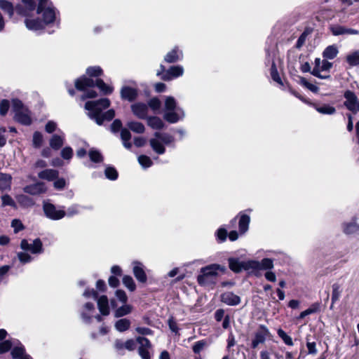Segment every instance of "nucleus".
Segmentation results:
<instances>
[{
  "label": "nucleus",
  "mask_w": 359,
  "mask_h": 359,
  "mask_svg": "<svg viewBox=\"0 0 359 359\" xmlns=\"http://www.w3.org/2000/svg\"><path fill=\"white\" fill-rule=\"evenodd\" d=\"M110 105V101L107 98H103L97 101H89L85 104V109L88 111V115L95 120L97 125H102L104 121H110L115 116L114 109H109L104 114L102 111Z\"/></svg>",
  "instance_id": "1"
},
{
  "label": "nucleus",
  "mask_w": 359,
  "mask_h": 359,
  "mask_svg": "<svg viewBox=\"0 0 359 359\" xmlns=\"http://www.w3.org/2000/svg\"><path fill=\"white\" fill-rule=\"evenodd\" d=\"M75 86L78 90L85 92V94L81 97L82 100L93 98L97 96V93L95 90H88L89 88H92L95 86H97L104 94H111L113 92V88L107 85L101 79H96V81H94L93 79L81 77L76 81Z\"/></svg>",
  "instance_id": "2"
},
{
  "label": "nucleus",
  "mask_w": 359,
  "mask_h": 359,
  "mask_svg": "<svg viewBox=\"0 0 359 359\" xmlns=\"http://www.w3.org/2000/svg\"><path fill=\"white\" fill-rule=\"evenodd\" d=\"M226 267L217 264H212L201 269L197 277L199 285L203 286L215 284L219 273H224Z\"/></svg>",
  "instance_id": "3"
},
{
  "label": "nucleus",
  "mask_w": 359,
  "mask_h": 359,
  "mask_svg": "<svg viewBox=\"0 0 359 359\" xmlns=\"http://www.w3.org/2000/svg\"><path fill=\"white\" fill-rule=\"evenodd\" d=\"M184 116V111L177 106L175 99L171 96L165 98L163 107V118L169 123H175Z\"/></svg>",
  "instance_id": "4"
},
{
  "label": "nucleus",
  "mask_w": 359,
  "mask_h": 359,
  "mask_svg": "<svg viewBox=\"0 0 359 359\" xmlns=\"http://www.w3.org/2000/svg\"><path fill=\"white\" fill-rule=\"evenodd\" d=\"M37 13L42 18L45 26L55 22L59 14L55 8L48 0H39Z\"/></svg>",
  "instance_id": "5"
},
{
  "label": "nucleus",
  "mask_w": 359,
  "mask_h": 359,
  "mask_svg": "<svg viewBox=\"0 0 359 359\" xmlns=\"http://www.w3.org/2000/svg\"><path fill=\"white\" fill-rule=\"evenodd\" d=\"M12 103L15 120L22 124L30 125L32 118L28 109L24 107L22 102L19 100H13Z\"/></svg>",
  "instance_id": "6"
},
{
  "label": "nucleus",
  "mask_w": 359,
  "mask_h": 359,
  "mask_svg": "<svg viewBox=\"0 0 359 359\" xmlns=\"http://www.w3.org/2000/svg\"><path fill=\"white\" fill-rule=\"evenodd\" d=\"M160 69L161 70L158 71L157 75L161 76V79L164 81H170L182 76L184 74V68L181 65L172 66L168 70L165 69L163 65H161Z\"/></svg>",
  "instance_id": "7"
},
{
  "label": "nucleus",
  "mask_w": 359,
  "mask_h": 359,
  "mask_svg": "<svg viewBox=\"0 0 359 359\" xmlns=\"http://www.w3.org/2000/svg\"><path fill=\"white\" fill-rule=\"evenodd\" d=\"M83 296L86 297H92L93 299H95V300L97 299V306H98L100 312L104 316L109 315V301H108L107 296L102 295L97 299V294L93 289L86 290L83 293Z\"/></svg>",
  "instance_id": "8"
},
{
  "label": "nucleus",
  "mask_w": 359,
  "mask_h": 359,
  "mask_svg": "<svg viewBox=\"0 0 359 359\" xmlns=\"http://www.w3.org/2000/svg\"><path fill=\"white\" fill-rule=\"evenodd\" d=\"M344 97L345 99L344 104L346 109L353 114L359 113V99L357 95L351 90H346L344 94Z\"/></svg>",
  "instance_id": "9"
},
{
  "label": "nucleus",
  "mask_w": 359,
  "mask_h": 359,
  "mask_svg": "<svg viewBox=\"0 0 359 359\" xmlns=\"http://www.w3.org/2000/svg\"><path fill=\"white\" fill-rule=\"evenodd\" d=\"M43 209L45 215L52 220H59L66 215L63 209H57L53 204L50 203H44Z\"/></svg>",
  "instance_id": "10"
},
{
  "label": "nucleus",
  "mask_w": 359,
  "mask_h": 359,
  "mask_svg": "<svg viewBox=\"0 0 359 359\" xmlns=\"http://www.w3.org/2000/svg\"><path fill=\"white\" fill-rule=\"evenodd\" d=\"M270 335L271 333L269 329L264 325H261L255 334V338L252 341V347L255 348L259 344H263Z\"/></svg>",
  "instance_id": "11"
},
{
  "label": "nucleus",
  "mask_w": 359,
  "mask_h": 359,
  "mask_svg": "<svg viewBox=\"0 0 359 359\" xmlns=\"http://www.w3.org/2000/svg\"><path fill=\"white\" fill-rule=\"evenodd\" d=\"M95 307L92 303H86L84 304L81 311V318L85 323H89L93 317H95L97 321L100 322L102 318L100 316H95Z\"/></svg>",
  "instance_id": "12"
},
{
  "label": "nucleus",
  "mask_w": 359,
  "mask_h": 359,
  "mask_svg": "<svg viewBox=\"0 0 359 359\" xmlns=\"http://www.w3.org/2000/svg\"><path fill=\"white\" fill-rule=\"evenodd\" d=\"M20 247L24 250L32 252L33 254L41 253L43 251L42 243L40 239H35L32 243H29L27 240H22Z\"/></svg>",
  "instance_id": "13"
},
{
  "label": "nucleus",
  "mask_w": 359,
  "mask_h": 359,
  "mask_svg": "<svg viewBox=\"0 0 359 359\" xmlns=\"http://www.w3.org/2000/svg\"><path fill=\"white\" fill-rule=\"evenodd\" d=\"M26 27L33 32H37L43 29L46 26L39 18L27 17L25 20Z\"/></svg>",
  "instance_id": "14"
},
{
  "label": "nucleus",
  "mask_w": 359,
  "mask_h": 359,
  "mask_svg": "<svg viewBox=\"0 0 359 359\" xmlns=\"http://www.w3.org/2000/svg\"><path fill=\"white\" fill-rule=\"evenodd\" d=\"M132 264L133 274L136 279L140 283H146L147 277L144 272V266L142 263L134 261Z\"/></svg>",
  "instance_id": "15"
},
{
  "label": "nucleus",
  "mask_w": 359,
  "mask_h": 359,
  "mask_svg": "<svg viewBox=\"0 0 359 359\" xmlns=\"http://www.w3.org/2000/svg\"><path fill=\"white\" fill-rule=\"evenodd\" d=\"M131 110L134 115L139 118L144 119L147 118L149 108L145 103H135L131 105Z\"/></svg>",
  "instance_id": "16"
},
{
  "label": "nucleus",
  "mask_w": 359,
  "mask_h": 359,
  "mask_svg": "<svg viewBox=\"0 0 359 359\" xmlns=\"http://www.w3.org/2000/svg\"><path fill=\"white\" fill-rule=\"evenodd\" d=\"M24 191L31 195H39L46 192V187L43 182H37L34 184L27 185L24 187Z\"/></svg>",
  "instance_id": "17"
},
{
  "label": "nucleus",
  "mask_w": 359,
  "mask_h": 359,
  "mask_svg": "<svg viewBox=\"0 0 359 359\" xmlns=\"http://www.w3.org/2000/svg\"><path fill=\"white\" fill-rule=\"evenodd\" d=\"M221 301L229 306H236L241 303V298L231 292H226L221 295Z\"/></svg>",
  "instance_id": "18"
},
{
  "label": "nucleus",
  "mask_w": 359,
  "mask_h": 359,
  "mask_svg": "<svg viewBox=\"0 0 359 359\" xmlns=\"http://www.w3.org/2000/svg\"><path fill=\"white\" fill-rule=\"evenodd\" d=\"M343 232L347 235L359 233V224L356 219L342 224Z\"/></svg>",
  "instance_id": "19"
},
{
  "label": "nucleus",
  "mask_w": 359,
  "mask_h": 359,
  "mask_svg": "<svg viewBox=\"0 0 359 359\" xmlns=\"http://www.w3.org/2000/svg\"><path fill=\"white\" fill-rule=\"evenodd\" d=\"M182 51L177 47H175L165 55L164 60L168 63H174L182 60Z\"/></svg>",
  "instance_id": "20"
},
{
  "label": "nucleus",
  "mask_w": 359,
  "mask_h": 359,
  "mask_svg": "<svg viewBox=\"0 0 359 359\" xmlns=\"http://www.w3.org/2000/svg\"><path fill=\"white\" fill-rule=\"evenodd\" d=\"M137 96V89L135 88L124 86L121 90V97L128 101L134 100Z\"/></svg>",
  "instance_id": "21"
},
{
  "label": "nucleus",
  "mask_w": 359,
  "mask_h": 359,
  "mask_svg": "<svg viewBox=\"0 0 359 359\" xmlns=\"http://www.w3.org/2000/svg\"><path fill=\"white\" fill-rule=\"evenodd\" d=\"M59 172L56 170L53 169H46L42 171H41L38 174V177L40 179L46 180L48 181H53L55 180L58 177Z\"/></svg>",
  "instance_id": "22"
},
{
  "label": "nucleus",
  "mask_w": 359,
  "mask_h": 359,
  "mask_svg": "<svg viewBox=\"0 0 359 359\" xmlns=\"http://www.w3.org/2000/svg\"><path fill=\"white\" fill-rule=\"evenodd\" d=\"M238 229L241 234H244L249 228L250 222V216L245 214L241 213L239 215Z\"/></svg>",
  "instance_id": "23"
},
{
  "label": "nucleus",
  "mask_w": 359,
  "mask_h": 359,
  "mask_svg": "<svg viewBox=\"0 0 359 359\" xmlns=\"http://www.w3.org/2000/svg\"><path fill=\"white\" fill-rule=\"evenodd\" d=\"M149 144H150V146L152 148V149L156 153H157L158 154H163L165 153V148L163 145V143L161 142V140L159 138L156 137L154 136V137L151 138L149 140Z\"/></svg>",
  "instance_id": "24"
},
{
  "label": "nucleus",
  "mask_w": 359,
  "mask_h": 359,
  "mask_svg": "<svg viewBox=\"0 0 359 359\" xmlns=\"http://www.w3.org/2000/svg\"><path fill=\"white\" fill-rule=\"evenodd\" d=\"M147 125L154 130H161L164 127L163 121L157 116H149L147 118Z\"/></svg>",
  "instance_id": "25"
},
{
  "label": "nucleus",
  "mask_w": 359,
  "mask_h": 359,
  "mask_svg": "<svg viewBox=\"0 0 359 359\" xmlns=\"http://www.w3.org/2000/svg\"><path fill=\"white\" fill-rule=\"evenodd\" d=\"M65 135H54L50 140V146L52 149L58 150L64 144Z\"/></svg>",
  "instance_id": "26"
},
{
  "label": "nucleus",
  "mask_w": 359,
  "mask_h": 359,
  "mask_svg": "<svg viewBox=\"0 0 359 359\" xmlns=\"http://www.w3.org/2000/svg\"><path fill=\"white\" fill-rule=\"evenodd\" d=\"M229 266L231 271H233L235 273H239L241 271L244 270V261L241 262L236 258H229Z\"/></svg>",
  "instance_id": "27"
},
{
  "label": "nucleus",
  "mask_w": 359,
  "mask_h": 359,
  "mask_svg": "<svg viewBox=\"0 0 359 359\" xmlns=\"http://www.w3.org/2000/svg\"><path fill=\"white\" fill-rule=\"evenodd\" d=\"M131 325V322L128 318H121L116 321L114 324V327L116 330L120 332H125L128 330Z\"/></svg>",
  "instance_id": "28"
},
{
  "label": "nucleus",
  "mask_w": 359,
  "mask_h": 359,
  "mask_svg": "<svg viewBox=\"0 0 359 359\" xmlns=\"http://www.w3.org/2000/svg\"><path fill=\"white\" fill-rule=\"evenodd\" d=\"M133 306L126 303L123 304L121 306L117 308L114 311V316L116 318L123 317L130 314L133 311Z\"/></svg>",
  "instance_id": "29"
},
{
  "label": "nucleus",
  "mask_w": 359,
  "mask_h": 359,
  "mask_svg": "<svg viewBox=\"0 0 359 359\" xmlns=\"http://www.w3.org/2000/svg\"><path fill=\"white\" fill-rule=\"evenodd\" d=\"M322 65V60L320 58H316L315 60V67H313V70L311 71V74L320 79H330V76L329 74H320V67Z\"/></svg>",
  "instance_id": "30"
},
{
  "label": "nucleus",
  "mask_w": 359,
  "mask_h": 359,
  "mask_svg": "<svg viewBox=\"0 0 359 359\" xmlns=\"http://www.w3.org/2000/svg\"><path fill=\"white\" fill-rule=\"evenodd\" d=\"M11 184V176L10 175L0 173V189H10Z\"/></svg>",
  "instance_id": "31"
},
{
  "label": "nucleus",
  "mask_w": 359,
  "mask_h": 359,
  "mask_svg": "<svg viewBox=\"0 0 359 359\" xmlns=\"http://www.w3.org/2000/svg\"><path fill=\"white\" fill-rule=\"evenodd\" d=\"M339 50L335 45L327 46L323 53V57L329 60L334 59L338 54Z\"/></svg>",
  "instance_id": "32"
},
{
  "label": "nucleus",
  "mask_w": 359,
  "mask_h": 359,
  "mask_svg": "<svg viewBox=\"0 0 359 359\" xmlns=\"http://www.w3.org/2000/svg\"><path fill=\"white\" fill-rule=\"evenodd\" d=\"M348 64L351 66H357L359 65V50H355L348 53L346 57Z\"/></svg>",
  "instance_id": "33"
},
{
  "label": "nucleus",
  "mask_w": 359,
  "mask_h": 359,
  "mask_svg": "<svg viewBox=\"0 0 359 359\" xmlns=\"http://www.w3.org/2000/svg\"><path fill=\"white\" fill-rule=\"evenodd\" d=\"M0 8L4 11L11 18L14 14V7L11 2L7 0H0Z\"/></svg>",
  "instance_id": "34"
},
{
  "label": "nucleus",
  "mask_w": 359,
  "mask_h": 359,
  "mask_svg": "<svg viewBox=\"0 0 359 359\" xmlns=\"http://www.w3.org/2000/svg\"><path fill=\"white\" fill-rule=\"evenodd\" d=\"M17 201L18 203L23 207H31L34 205L33 200L24 194H20L16 196Z\"/></svg>",
  "instance_id": "35"
},
{
  "label": "nucleus",
  "mask_w": 359,
  "mask_h": 359,
  "mask_svg": "<svg viewBox=\"0 0 359 359\" xmlns=\"http://www.w3.org/2000/svg\"><path fill=\"white\" fill-rule=\"evenodd\" d=\"M127 126L132 131L136 133L141 134L143 133L145 130L144 126L140 122L130 121L128 123Z\"/></svg>",
  "instance_id": "36"
},
{
  "label": "nucleus",
  "mask_w": 359,
  "mask_h": 359,
  "mask_svg": "<svg viewBox=\"0 0 359 359\" xmlns=\"http://www.w3.org/2000/svg\"><path fill=\"white\" fill-rule=\"evenodd\" d=\"M156 137L159 138L163 144H169L174 142V137L168 133L156 132L154 133Z\"/></svg>",
  "instance_id": "37"
},
{
  "label": "nucleus",
  "mask_w": 359,
  "mask_h": 359,
  "mask_svg": "<svg viewBox=\"0 0 359 359\" xmlns=\"http://www.w3.org/2000/svg\"><path fill=\"white\" fill-rule=\"evenodd\" d=\"M259 262L257 260H247L244 261V270L245 271H259Z\"/></svg>",
  "instance_id": "38"
},
{
  "label": "nucleus",
  "mask_w": 359,
  "mask_h": 359,
  "mask_svg": "<svg viewBox=\"0 0 359 359\" xmlns=\"http://www.w3.org/2000/svg\"><path fill=\"white\" fill-rule=\"evenodd\" d=\"M123 284L130 291H134L136 289L135 283L133 278L130 276L126 275L123 277Z\"/></svg>",
  "instance_id": "39"
},
{
  "label": "nucleus",
  "mask_w": 359,
  "mask_h": 359,
  "mask_svg": "<svg viewBox=\"0 0 359 359\" xmlns=\"http://www.w3.org/2000/svg\"><path fill=\"white\" fill-rule=\"evenodd\" d=\"M278 335L281 339L283 341V342L287 345V346H293V341L292 339L286 334V332L283 330L282 329L279 328L277 330Z\"/></svg>",
  "instance_id": "40"
},
{
  "label": "nucleus",
  "mask_w": 359,
  "mask_h": 359,
  "mask_svg": "<svg viewBox=\"0 0 359 359\" xmlns=\"http://www.w3.org/2000/svg\"><path fill=\"white\" fill-rule=\"evenodd\" d=\"M273 260L269 258H264L259 262V270H271L273 268Z\"/></svg>",
  "instance_id": "41"
},
{
  "label": "nucleus",
  "mask_w": 359,
  "mask_h": 359,
  "mask_svg": "<svg viewBox=\"0 0 359 359\" xmlns=\"http://www.w3.org/2000/svg\"><path fill=\"white\" fill-rule=\"evenodd\" d=\"M43 142V135L40 132H35L33 134L32 144L35 148H40Z\"/></svg>",
  "instance_id": "42"
},
{
  "label": "nucleus",
  "mask_w": 359,
  "mask_h": 359,
  "mask_svg": "<svg viewBox=\"0 0 359 359\" xmlns=\"http://www.w3.org/2000/svg\"><path fill=\"white\" fill-rule=\"evenodd\" d=\"M25 354V348L22 344H18L11 351V355L15 358L20 359Z\"/></svg>",
  "instance_id": "43"
},
{
  "label": "nucleus",
  "mask_w": 359,
  "mask_h": 359,
  "mask_svg": "<svg viewBox=\"0 0 359 359\" xmlns=\"http://www.w3.org/2000/svg\"><path fill=\"white\" fill-rule=\"evenodd\" d=\"M88 155L90 159L94 163L102 161L103 158L100 152L95 149H91L88 152Z\"/></svg>",
  "instance_id": "44"
},
{
  "label": "nucleus",
  "mask_w": 359,
  "mask_h": 359,
  "mask_svg": "<svg viewBox=\"0 0 359 359\" xmlns=\"http://www.w3.org/2000/svg\"><path fill=\"white\" fill-rule=\"evenodd\" d=\"M316 109L319 113L323 114H333L336 111L334 107L328 104H324L322 106L316 107Z\"/></svg>",
  "instance_id": "45"
},
{
  "label": "nucleus",
  "mask_w": 359,
  "mask_h": 359,
  "mask_svg": "<svg viewBox=\"0 0 359 359\" xmlns=\"http://www.w3.org/2000/svg\"><path fill=\"white\" fill-rule=\"evenodd\" d=\"M319 310V304H313L310 308L308 309L302 311L299 316V318L302 319L305 318L306 316L311 315L312 313L318 312Z\"/></svg>",
  "instance_id": "46"
},
{
  "label": "nucleus",
  "mask_w": 359,
  "mask_h": 359,
  "mask_svg": "<svg viewBox=\"0 0 359 359\" xmlns=\"http://www.w3.org/2000/svg\"><path fill=\"white\" fill-rule=\"evenodd\" d=\"M299 83L313 93H317L318 91V87L309 82L305 78L301 77Z\"/></svg>",
  "instance_id": "47"
},
{
  "label": "nucleus",
  "mask_w": 359,
  "mask_h": 359,
  "mask_svg": "<svg viewBox=\"0 0 359 359\" xmlns=\"http://www.w3.org/2000/svg\"><path fill=\"white\" fill-rule=\"evenodd\" d=\"M138 162L144 168H149L152 165L151 159L145 155H140L138 157Z\"/></svg>",
  "instance_id": "48"
},
{
  "label": "nucleus",
  "mask_w": 359,
  "mask_h": 359,
  "mask_svg": "<svg viewBox=\"0 0 359 359\" xmlns=\"http://www.w3.org/2000/svg\"><path fill=\"white\" fill-rule=\"evenodd\" d=\"M104 174L106 177L110 180H115L118 177L117 171L112 167H107L104 170Z\"/></svg>",
  "instance_id": "49"
},
{
  "label": "nucleus",
  "mask_w": 359,
  "mask_h": 359,
  "mask_svg": "<svg viewBox=\"0 0 359 359\" xmlns=\"http://www.w3.org/2000/svg\"><path fill=\"white\" fill-rule=\"evenodd\" d=\"M341 287L339 284H334L332 285V303L337 302L341 295Z\"/></svg>",
  "instance_id": "50"
},
{
  "label": "nucleus",
  "mask_w": 359,
  "mask_h": 359,
  "mask_svg": "<svg viewBox=\"0 0 359 359\" xmlns=\"http://www.w3.org/2000/svg\"><path fill=\"white\" fill-rule=\"evenodd\" d=\"M148 104L154 111H156L160 109L161 102L158 98L154 97L149 101Z\"/></svg>",
  "instance_id": "51"
},
{
  "label": "nucleus",
  "mask_w": 359,
  "mask_h": 359,
  "mask_svg": "<svg viewBox=\"0 0 359 359\" xmlns=\"http://www.w3.org/2000/svg\"><path fill=\"white\" fill-rule=\"evenodd\" d=\"M102 72V69L100 67H90L86 70V73L90 76H100Z\"/></svg>",
  "instance_id": "52"
},
{
  "label": "nucleus",
  "mask_w": 359,
  "mask_h": 359,
  "mask_svg": "<svg viewBox=\"0 0 359 359\" xmlns=\"http://www.w3.org/2000/svg\"><path fill=\"white\" fill-rule=\"evenodd\" d=\"M346 28L345 27L336 25L332 26L331 29L332 34L334 36H339L342 34H346Z\"/></svg>",
  "instance_id": "53"
},
{
  "label": "nucleus",
  "mask_w": 359,
  "mask_h": 359,
  "mask_svg": "<svg viewBox=\"0 0 359 359\" xmlns=\"http://www.w3.org/2000/svg\"><path fill=\"white\" fill-rule=\"evenodd\" d=\"M2 205H9L13 208H15V203L13 200V198L8 194L3 195L1 196Z\"/></svg>",
  "instance_id": "54"
},
{
  "label": "nucleus",
  "mask_w": 359,
  "mask_h": 359,
  "mask_svg": "<svg viewBox=\"0 0 359 359\" xmlns=\"http://www.w3.org/2000/svg\"><path fill=\"white\" fill-rule=\"evenodd\" d=\"M73 155V150L69 147H66L61 151V156L65 160H70Z\"/></svg>",
  "instance_id": "55"
},
{
  "label": "nucleus",
  "mask_w": 359,
  "mask_h": 359,
  "mask_svg": "<svg viewBox=\"0 0 359 359\" xmlns=\"http://www.w3.org/2000/svg\"><path fill=\"white\" fill-rule=\"evenodd\" d=\"M136 340L140 344V348L149 349L151 347L150 341L147 338L139 337Z\"/></svg>",
  "instance_id": "56"
},
{
  "label": "nucleus",
  "mask_w": 359,
  "mask_h": 359,
  "mask_svg": "<svg viewBox=\"0 0 359 359\" xmlns=\"http://www.w3.org/2000/svg\"><path fill=\"white\" fill-rule=\"evenodd\" d=\"M271 76L273 81H275L279 83H281L280 77L279 76V74L278 73V71H277V69H276V67L274 62L272 63V65L271 67Z\"/></svg>",
  "instance_id": "57"
},
{
  "label": "nucleus",
  "mask_w": 359,
  "mask_h": 359,
  "mask_svg": "<svg viewBox=\"0 0 359 359\" xmlns=\"http://www.w3.org/2000/svg\"><path fill=\"white\" fill-rule=\"evenodd\" d=\"M116 297L122 304H125L128 301V297L126 292L122 290H117L116 291Z\"/></svg>",
  "instance_id": "58"
},
{
  "label": "nucleus",
  "mask_w": 359,
  "mask_h": 359,
  "mask_svg": "<svg viewBox=\"0 0 359 359\" xmlns=\"http://www.w3.org/2000/svg\"><path fill=\"white\" fill-rule=\"evenodd\" d=\"M206 346V342L203 340L196 342L193 346V351L195 353H199Z\"/></svg>",
  "instance_id": "59"
},
{
  "label": "nucleus",
  "mask_w": 359,
  "mask_h": 359,
  "mask_svg": "<svg viewBox=\"0 0 359 359\" xmlns=\"http://www.w3.org/2000/svg\"><path fill=\"white\" fill-rule=\"evenodd\" d=\"M10 107L9 102L6 100H3L0 104V114L4 116L7 114Z\"/></svg>",
  "instance_id": "60"
},
{
  "label": "nucleus",
  "mask_w": 359,
  "mask_h": 359,
  "mask_svg": "<svg viewBox=\"0 0 359 359\" xmlns=\"http://www.w3.org/2000/svg\"><path fill=\"white\" fill-rule=\"evenodd\" d=\"M13 346V343L10 340H6L0 343V353H5L10 350Z\"/></svg>",
  "instance_id": "61"
},
{
  "label": "nucleus",
  "mask_w": 359,
  "mask_h": 359,
  "mask_svg": "<svg viewBox=\"0 0 359 359\" xmlns=\"http://www.w3.org/2000/svg\"><path fill=\"white\" fill-rule=\"evenodd\" d=\"M18 257L22 264H26L32 261L31 256L26 252H18Z\"/></svg>",
  "instance_id": "62"
},
{
  "label": "nucleus",
  "mask_w": 359,
  "mask_h": 359,
  "mask_svg": "<svg viewBox=\"0 0 359 359\" xmlns=\"http://www.w3.org/2000/svg\"><path fill=\"white\" fill-rule=\"evenodd\" d=\"M11 226L14 229V231L15 233L23 229V225L20 220L19 219H13L11 222Z\"/></svg>",
  "instance_id": "63"
},
{
  "label": "nucleus",
  "mask_w": 359,
  "mask_h": 359,
  "mask_svg": "<svg viewBox=\"0 0 359 359\" xmlns=\"http://www.w3.org/2000/svg\"><path fill=\"white\" fill-rule=\"evenodd\" d=\"M57 128V123L53 121H49L46 126L45 130L48 133H52L53 131H55Z\"/></svg>",
  "instance_id": "64"
}]
</instances>
